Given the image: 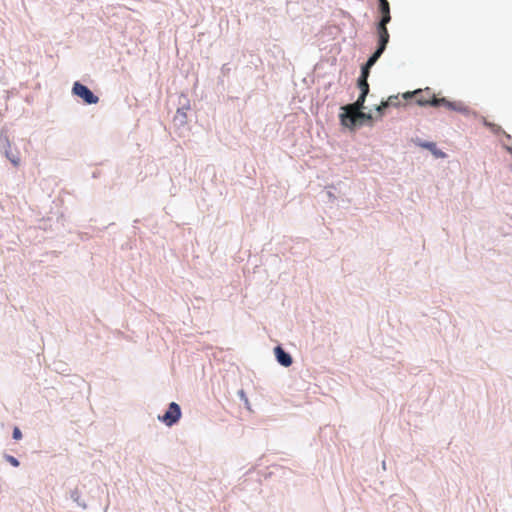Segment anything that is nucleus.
<instances>
[{
	"label": "nucleus",
	"mask_w": 512,
	"mask_h": 512,
	"mask_svg": "<svg viewBox=\"0 0 512 512\" xmlns=\"http://www.w3.org/2000/svg\"><path fill=\"white\" fill-rule=\"evenodd\" d=\"M366 106L359 108L341 109L338 114L339 124L343 130L356 133L363 126L373 127L378 115H373L372 110L365 111Z\"/></svg>",
	"instance_id": "f257e3e1"
},
{
	"label": "nucleus",
	"mask_w": 512,
	"mask_h": 512,
	"mask_svg": "<svg viewBox=\"0 0 512 512\" xmlns=\"http://www.w3.org/2000/svg\"><path fill=\"white\" fill-rule=\"evenodd\" d=\"M71 93L80 98L85 105H94L99 102V97L85 84L75 81L72 85Z\"/></svg>",
	"instance_id": "f03ea898"
},
{
	"label": "nucleus",
	"mask_w": 512,
	"mask_h": 512,
	"mask_svg": "<svg viewBox=\"0 0 512 512\" xmlns=\"http://www.w3.org/2000/svg\"><path fill=\"white\" fill-rule=\"evenodd\" d=\"M427 106L430 107H446L449 110L456 111L462 113L464 115H468L470 110L468 107L464 106L461 102L450 101L446 97H437L432 95L428 98Z\"/></svg>",
	"instance_id": "7ed1b4c3"
},
{
	"label": "nucleus",
	"mask_w": 512,
	"mask_h": 512,
	"mask_svg": "<svg viewBox=\"0 0 512 512\" xmlns=\"http://www.w3.org/2000/svg\"><path fill=\"white\" fill-rule=\"evenodd\" d=\"M0 151L11 162L13 166H19V152L17 151V149H12L9 137L7 135V131L5 129L0 130Z\"/></svg>",
	"instance_id": "20e7f679"
},
{
	"label": "nucleus",
	"mask_w": 512,
	"mask_h": 512,
	"mask_svg": "<svg viewBox=\"0 0 512 512\" xmlns=\"http://www.w3.org/2000/svg\"><path fill=\"white\" fill-rule=\"evenodd\" d=\"M182 416L181 407L176 402L168 404L164 414L158 416V420L164 423L168 427H172L177 424Z\"/></svg>",
	"instance_id": "39448f33"
},
{
	"label": "nucleus",
	"mask_w": 512,
	"mask_h": 512,
	"mask_svg": "<svg viewBox=\"0 0 512 512\" xmlns=\"http://www.w3.org/2000/svg\"><path fill=\"white\" fill-rule=\"evenodd\" d=\"M178 108L173 118L175 126L182 127L187 123V111L190 110V100L185 94H181L178 99Z\"/></svg>",
	"instance_id": "423d86ee"
},
{
	"label": "nucleus",
	"mask_w": 512,
	"mask_h": 512,
	"mask_svg": "<svg viewBox=\"0 0 512 512\" xmlns=\"http://www.w3.org/2000/svg\"><path fill=\"white\" fill-rule=\"evenodd\" d=\"M356 85H357V88L360 90L358 98L352 103H347V104L341 105L340 110L354 108V107L359 108V107L365 106L367 96L370 92L369 83H368V81L357 80Z\"/></svg>",
	"instance_id": "0eeeda50"
},
{
	"label": "nucleus",
	"mask_w": 512,
	"mask_h": 512,
	"mask_svg": "<svg viewBox=\"0 0 512 512\" xmlns=\"http://www.w3.org/2000/svg\"><path fill=\"white\" fill-rule=\"evenodd\" d=\"M401 102L398 100L397 95H392L388 97L386 100H382L380 104L375 105L373 110L376 111L378 118L382 119L385 115L386 110L390 107H399Z\"/></svg>",
	"instance_id": "6e6552de"
},
{
	"label": "nucleus",
	"mask_w": 512,
	"mask_h": 512,
	"mask_svg": "<svg viewBox=\"0 0 512 512\" xmlns=\"http://www.w3.org/2000/svg\"><path fill=\"white\" fill-rule=\"evenodd\" d=\"M274 355L277 363L285 368H288L293 364L292 355L280 344L274 347Z\"/></svg>",
	"instance_id": "1a4fd4ad"
},
{
	"label": "nucleus",
	"mask_w": 512,
	"mask_h": 512,
	"mask_svg": "<svg viewBox=\"0 0 512 512\" xmlns=\"http://www.w3.org/2000/svg\"><path fill=\"white\" fill-rule=\"evenodd\" d=\"M421 148L427 149L431 152V154L437 159H443L447 156L445 152L439 149L435 142L432 141H422L419 143Z\"/></svg>",
	"instance_id": "9d476101"
},
{
	"label": "nucleus",
	"mask_w": 512,
	"mask_h": 512,
	"mask_svg": "<svg viewBox=\"0 0 512 512\" xmlns=\"http://www.w3.org/2000/svg\"><path fill=\"white\" fill-rule=\"evenodd\" d=\"M390 40V35L388 30H377V48H380L381 50H386L388 43Z\"/></svg>",
	"instance_id": "9b49d317"
},
{
	"label": "nucleus",
	"mask_w": 512,
	"mask_h": 512,
	"mask_svg": "<svg viewBox=\"0 0 512 512\" xmlns=\"http://www.w3.org/2000/svg\"><path fill=\"white\" fill-rule=\"evenodd\" d=\"M484 126L491 130L495 135H503L508 141L512 139L511 135L506 133L501 126L489 122L487 120H484L483 122Z\"/></svg>",
	"instance_id": "f8f14e48"
},
{
	"label": "nucleus",
	"mask_w": 512,
	"mask_h": 512,
	"mask_svg": "<svg viewBox=\"0 0 512 512\" xmlns=\"http://www.w3.org/2000/svg\"><path fill=\"white\" fill-rule=\"evenodd\" d=\"M375 64H373L372 62L370 64H368V60H366V62H364L361 67H360V75L359 77L357 78V80H363V81H368V78H369V75H370V71H371V68L374 66Z\"/></svg>",
	"instance_id": "ddd939ff"
},
{
	"label": "nucleus",
	"mask_w": 512,
	"mask_h": 512,
	"mask_svg": "<svg viewBox=\"0 0 512 512\" xmlns=\"http://www.w3.org/2000/svg\"><path fill=\"white\" fill-rule=\"evenodd\" d=\"M380 15H381L380 18L376 23V30H382V29L388 30L387 24L391 21V14L385 13V14H380Z\"/></svg>",
	"instance_id": "4468645a"
},
{
	"label": "nucleus",
	"mask_w": 512,
	"mask_h": 512,
	"mask_svg": "<svg viewBox=\"0 0 512 512\" xmlns=\"http://www.w3.org/2000/svg\"><path fill=\"white\" fill-rule=\"evenodd\" d=\"M70 498L72 499L73 502H75L79 507L85 509L86 508V503L84 501H82L81 499V495H80V492L75 489V490H72L70 492Z\"/></svg>",
	"instance_id": "2eb2a0df"
},
{
	"label": "nucleus",
	"mask_w": 512,
	"mask_h": 512,
	"mask_svg": "<svg viewBox=\"0 0 512 512\" xmlns=\"http://www.w3.org/2000/svg\"><path fill=\"white\" fill-rule=\"evenodd\" d=\"M385 51L384 50H381L380 48H375L374 52L371 53L368 57V64H370L371 62L373 64H376L377 61L380 59V57L383 55Z\"/></svg>",
	"instance_id": "dca6fc26"
},
{
	"label": "nucleus",
	"mask_w": 512,
	"mask_h": 512,
	"mask_svg": "<svg viewBox=\"0 0 512 512\" xmlns=\"http://www.w3.org/2000/svg\"><path fill=\"white\" fill-rule=\"evenodd\" d=\"M378 11L380 14L390 13V4L387 0L378 1Z\"/></svg>",
	"instance_id": "f3484780"
},
{
	"label": "nucleus",
	"mask_w": 512,
	"mask_h": 512,
	"mask_svg": "<svg viewBox=\"0 0 512 512\" xmlns=\"http://www.w3.org/2000/svg\"><path fill=\"white\" fill-rule=\"evenodd\" d=\"M3 458H4V459H5V460L10 464V465H12V466H13V467H15V468H17V467H19V466H20V461H19L16 457H14V456H12V455H10V454L5 453V454L3 455Z\"/></svg>",
	"instance_id": "a211bd4d"
},
{
	"label": "nucleus",
	"mask_w": 512,
	"mask_h": 512,
	"mask_svg": "<svg viewBox=\"0 0 512 512\" xmlns=\"http://www.w3.org/2000/svg\"><path fill=\"white\" fill-rule=\"evenodd\" d=\"M238 396H239L240 400H242L244 402V405L247 408H249V400H248V397L243 389L238 391Z\"/></svg>",
	"instance_id": "6ab92c4d"
},
{
	"label": "nucleus",
	"mask_w": 512,
	"mask_h": 512,
	"mask_svg": "<svg viewBox=\"0 0 512 512\" xmlns=\"http://www.w3.org/2000/svg\"><path fill=\"white\" fill-rule=\"evenodd\" d=\"M22 436L23 435H22V431L20 430V428L15 426L13 431H12V438L14 440H20V439H22Z\"/></svg>",
	"instance_id": "aec40b11"
},
{
	"label": "nucleus",
	"mask_w": 512,
	"mask_h": 512,
	"mask_svg": "<svg viewBox=\"0 0 512 512\" xmlns=\"http://www.w3.org/2000/svg\"><path fill=\"white\" fill-rule=\"evenodd\" d=\"M427 103H428V98H426L422 95L417 97V99H416V104L421 107H427Z\"/></svg>",
	"instance_id": "412c9836"
},
{
	"label": "nucleus",
	"mask_w": 512,
	"mask_h": 512,
	"mask_svg": "<svg viewBox=\"0 0 512 512\" xmlns=\"http://www.w3.org/2000/svg\"><path fill=\"white\" fill-rule=\"evenodd\" d=\"M418 92H420V90H415L413 92L408 91V92L403 93L402 96L405 100H410V99H412L414 94H417Z\"/></svg>",
	"instance_id": "4be33fe9"
},
{
	"label": "nucleus",
	"mask_w": 512,
	"mask_h": 512,
	"mask_svg": "<svg viewBox=\"0 0 512 512\" xmlns=\"http://www.w3.org/2000/svg\"><path fill=\"white\" fill-rule=\"evenodd\" d=\"M327 196L329 197V199H335L336 198L335 194L331 190L327 191Z\"/></svg>",
	"instance_id": "5701e85b"
},
{
	"label": "nucleus",
	"mask_w": 512,
	"mask_h": 512,
	"mask_svg": "<svg viewBox=\"0 0 512 512\" xmlns=\"http://www.w3.org/2000/svg\"><path fill=\"white\" fill-rule=\"evenodd\" d=\"M382 468L386 470V461H382Z\"/></svg>",
	"instance_id": "b1692460"
},
{
	"label": "nucleus",
	"mask_w": 512,
	"mask_h": 512,
	"mask_svg": "<svg viewBox=\"0 0 512 512\" xmlns=\"http://www.w3.org/2000/svg\"><path fill=\"white\" fill-rule=\"evenodd\" d=\"M222 71H223V72H224V71H229V68H226V65H223V67H222Z\"/></svg>",
	"instance_id": "393cba45"
},
{
	"label": "nucleus",
	"mask_w": 512,
	"mask_h": 512,
	"mask_svg": "<svg viewBox=\"0 0 512 512\" xmlns=\"http://www.w3.org/2000/svg\"><path fill=\"white\" fill-rule=\"evenodd\" d=\"M222 71H223V72H224V71H229V68H226V65H223V67H222Z\"/></svg>",
	"instance_id": "a878e982"
},
{
	"label": "nucleus",
	"mask_w": 512,
	"mask_h": 512,
	"mask_svg": "<svg viewBox=\"0 0 512 512\" xmlns=\"http://www.w3.org/2000/svg\"><path fill=\"white\" fill-rule=\"evenodd\" d=\"M504 148L507 150V151H511V147L510 146H507V145H504Z\"/></svg>",
	"instance_id": "bb28decb"
}]
</instances>
